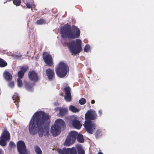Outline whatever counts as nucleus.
Masks as SVG:
<instances>
[{
  "instance_id": "obj_1",
  "label": "nucleus",
  "mask_w": 154,
  "mask_h": 154,
  "mask_svg": "<svg viewBox=\"0 0 154 154\" xmlns=\"http://www.w3.org/2000/svg\"><path fill=\"white\" fill-rule=\"evenodd\" d=\"M50 120L48 114L41 111L35 112L31 120L29 127L30 134L34 135L43 130L49 124Z\"/></svg>"
},
{
  "instance_id": "obj_2",
  "label": "nucleus",
  "mask_w": 154,
  "mask_h": 154,
  "mask_svg": "<svg viewBox=\"0 0 154 154\" xmlns=\"http://www.w3.org/2000/svg\"><path fill=\"white\" fill-rule=\"evenodd\" d=\"M61 32L63 38L72 39L79 38L80 34V29L77 26L74 25L71 26L68 23L61 28Z\"/></svg>"
},
{
  "instance_id": "obj_3",
  "label": "nucleus",
  "mask_w": 154,
  "mask_h": 154,
  "mask_svg": "<svg viewBox=\"0 0 154 154\" xmlns=\"http://www.w3.org/2000/svg\"><path fill=\"white\" fill-rule=\"evenodd\" d=\"M61 42L63 46L68 47L72 55H76L81 52L82 50V42L79 39H76L75 41H72L69 43L65 40H62Z\"/></svg>"
},
{
  "instance_id": "obj_4",
  "label": "nucleus",
  "mask_w": 154,
  "mask_h": 154,
  "mask_svg": "<svg viewBox=\"0 0 154 154\" xmlns=\"http://www.w3.org/2000/svg\"><path fill=\"white\" fill-rule=\"evenodd\" d=\"M55 71L57 76L63 78L66 76L69 72V68L68 65L63 61L60 62L56 67Z\"/></svg>"
},
{
  "instance_id": "obj_5",
  "label": "nucleus",
  "mask_w": 154,
  "mask_h": 154,
  "mask_svg": "<svg viewBox=\"0 0 154 154\" xmlns=\"http://www.w3.org/2000/svg\"><path fill=\"white\" fill-rule=\"evenodd\" d=\"M77 135V132L73 131H71L63 143L64 145L69 146L74 143L76 140Z\"/></svg>"
},
{
  "instance_id": "obj_6",
  "label": "nucleus",
  "mask_w": 154,
  "mask_h": 154,
  "mask_svg": "<svg viewBox=\"0 0 154 154\" xmlns=\"http://www.w3.org/2000/svg\"><path fill=\"white\" fill-rule=\"evenodd\" d=\"M10 139V134L9 131L6 130H4L2 132L1 140H0V145L3 146L7 145V142Z\"/></svg>"
},
{
  "instance_id": "obj_7",
  "label": "nucleus",
  "mask_w": 154,
  "mask_h": 154,
  "mask_svg": "<svg viewBox=\"0 0 154 154\" xmlns=\"http://www.w3.org/2000/svg\"><path fill=\"white\" fill-rule=\"evenodd\" d=\"M84 126L87 131L90 134H92L96 128L95 124L91 121H85Z\"/></svg>"
},
{
  "instance_id": "obj_8",
  "label": "nucleus",
  "mask_w": 154,
  "mask_h": 154,
  "mask_svg": "<svg viewBox=\"0 0 154 154\" xmlns=\"http://www.w3.org/2000/svg\"><path fill=\"white\" fill-rule=\"evenodd\" d=\"M17 150L20 154H30L27 151L24 142L18 141L17 143Z\"/></svg>"
},
{
  "instance_id": "obj_9",
  "label": "nucleus",
  "mask_w": 154,
  "mask_h": 154,
  "mask_svg": "<svg viewBox=\"0 0 154 154\" xmlns=\"http://www.w3.org/2000/svg\"><path fill=\"white\" fill-rule=\"evenodd\" d=\"M43 58L45 62L48 66H54L53 60L51 55L45 52L43 54Z\"/></svg>"
},
{
  "instance_id": "obj_10",
  "label": "nucleus",
  "mask_w": 154,
  "mask_h": 154,
  "mask_svg": "<svg viewBox=\"0 0 154 154\" xmlns=\"http://www.w3.org/2000/svg\"><path fill=\"white\" fill-rule=\"evenodd\" d=\"M97 115L96 112L93 110H88L85 114V119L86 121H91L96 119Z\"/></svg>"
},
{
  "instance_id": "obj_11",
  "label": "nucleus",
  "mask_w": 154,
  "mask_h": 154,
  "mask_svg": "<svg viewBox=\"0 0 154 154\" xmlns=\"http://www.w3.org/2000/svg\"><path fill=\"white\" fill-rule=\"evenodd\" d=\"M28 78L32 82H36L39 80V77L37 73L34 70H30L28 72Z\"/></svg>"
},
{
  "instance_id": "obj_12",
  "label": "nucleus",
  "mask_w": 154,
  "mask_h": 154,
  "mask_svg": "<svg viewBox=\"0 0 154 154\" xmlns=\"http://www.w3.org/2000/svg\"><path fill=\"white\" fill-rule=\"evenodd\" d=\"M63 90L65 94V96L64 97L65 100L68 102L71 101L72 100L71 88L69 86H67L64 88Z\"/></svg>"
},
{
  "instance_id": "obj_13",
  "label": "nucleus",
  "mask_w": 154,
  "mask_h": 154,
  "mask_svg": "<svg viewBox=\"0 0 154 154\" xmlns=\"http://www.w3.org/2000/svg\"><path fill=\"white\" fill-rule=\"evenodd\" d=\"M61 128L57 125H54L51 128V133L54 137H56L59 134Z\"/></svg>"
},
{
  "instance_id": "obj_14",
  "label": "nucleus",
  "mask_w": 154,
  "mask_h": 154,
  "mask_svg": "<svg viewBox=\"0 0 154 154\" xmlns=\"http://www.w3.org/2000/svg\"><path fill=\"white\" fill-rule=\"evenodd\" d=\"M46 74L48 79L49 81L52 80L55 76L54 69H51L50 68L46 69Z\"/></svg>"
},
{
  "instance_id": "obj_15",
  "label": "nucleus",
  "mask_w": 154,
  "mask_h": 154,
  "mask_svg": "<svg viewBox=\"0 0 154 154\" xmlns=\"http://www.w3.org/2000/svg\"><path fill=\"white\" fill-rule=\"evenodd\" d=\"M28 66H22L20 67V70L19 71L17 74L18 78L22 79L24 75V73L29 69Z\"/></svg>"
},
{
  "instance_id": "obj_16",
  "label": "nucleus",
  "mask_w": 154,
  "mask_h": 154,
  "mask_svg": "<svg viewBox=\"0 0 154 154\" xmlns=\"http://www.w3.org/2000/svg\"><path fill=\"white\" fill-rule=\"evenodd\" d=\"M72 124L74 128L78 129H79L82 126L80 122L79 121L75 119L72 121Z\"/></svg>"
},
{
  "instance_id": "obj_17",
  "label": "nucleus",
  "mask_w": 154,
  "mask_h": 154,
  "mask_svg": "<svg viewBox=\"0 0 154 154\" xmlns=\"http://www.w3.org/2000/svg\"><path fill=\"white\" fill-rule=\"evenodd\" d=\"M3 75L5 79L7 81H10L12 79V75L8 72H5Z\"/></svg>"
},
{
  "instance_id": "obj_18",
  "label": "nucleus",
  "mask_w": 154,
  "mask_h": 154,
  "mask_svg": "<svg viewBox=\"0 0 154 154\" xmlns=\"http://www.w3.org/2000/svg\"><path fill=\"white\" fill-rule=\"evenodd\" d=\"M57 151L59 154H69V148L58 149Z\"/></svg>"
},
{
  "instance_id": "obj_19",
  "label": "nucleus",
  "mask_w": 154,
  "mask_h": 154,
  "mask_svg": "<svg viewBox=\"0 0 154 154\" xmlns=\"http://www.w3.org/2000/svg\"><path fill=\"white\" fill-rule=\"evenodd\" d=\"M68 112V109L66 108H61L59 109V114L61 117L67 115Z\"/></svg>"
},
{
  "instance_id": "obj_20",
  "label": "nucleus",
  "mask_w": 154,
  "mask_h": 154,
  "mask_svg": "<svg viewBox=\"0 0 154 154\" xmlns=\"http://www.w3.org/2000/svg\"><path fill=\"white\" fill-rule=\"evenodd\" d=\"M54 125H57L59 127L63 126L65 125V123L63 120L59 119L56 120Z\"/></svg>"
},
{
  "instance_id": "obj_21",
  "label": "nucleus",
  "mask_w": 154,
  "mask_h": 154,
  "mask_svg": "<svg viewBox=\"0 0 154 154\" xmlns=\"http://www.w3.org/2000/svg\"><path fill=\"white\" fill-rule=\"evenodd\" d=\"M12 99L14 101V103H15L17 106H18V104L20 100L18 94L17 93H15L12 97Z\"/></svg>"
},
{
  "instance_id": "obj_22",
  "label": "nucleus",
  "mask_w": 154,
  "mask_h": 154,
  "mask_svg": "<svg viewBox=\"0 0 154 154\" xmlns=\"http://www.w3.org/2000/svg\"><path fill=\"white\" fill-rule=\"evenodd\" d=\"M76 139L78 141L79 143H83L84 142V140L83 138V136L81 134H78V133L77 136L76 137Z\"/></svg>"
},
{
  "instance_id": "obj_23",
  "label": "nucleus",
  "mask_w": 154,
  "mask_h": 154,
  "mask_svg": "<svg viewBox=\"0 0 154 154\" xmlns=\"http://www.w3.org/2000/svg\"><path fill=\"white\" fill-rule=\"evenodd\" d=\"M25 86L26 89L28 91H30L31 90L32 85L31 83L26 82L25 83Z\"/></svg>"
},
{
  "instance_id": "obj_24",
  "label": "nucleus",
  "mask_w": 154,
  "mask_h": 154,
  "mask_svg": "<svg viewBox=\"0 0 154 154\" xmlns=\"http://www.w3.org/2000/svg\"><path fill=\"white\" fill-rule=\"evenodd\" d=\"M26 5L27 8H34L35 5L34 4V2L24 3Z\"/></svg>"
},
{
  "instance_id": "obj_25",
  "label": "nucleus",
  "mask_w": 154,
  "mask_h": 154,
  "mask_svg": "<svg viewBox=\"0 0 154 154\" xmlns=\"http://www.w3.org/2000/svg\"><path fill=\"white\" fill-rule=\"evenodd\" d=\"M46 23V20L43 19L41 18L39 20H38L35 23L37 25L44 24Z\"/></svg>"
},
{
  "instance_id": "obj_26",
  "label": "nucleus",
  "mask_w": 154,
  "mask_h": 154,
  "mask_svg": "<svg viewBox=\"0 0 154 154\" xmlns=\"http://www.w3.org/2000/svg\"><path fill=\"white\" fill-rule=\"evenodd\" d=\"M69 109L70 111L76 113L79 111V110L78 109L72 105L70 106Z\"/></svg>"
},
{
  "instance_id": "obj_27",
  "label": "nucleus",
  "mask_w": 154,
  "mask_h": 154,
  "mask_svg": "<svg viewBox=\"0 0 154 154\" xmlns=\"http://www.w3.org/2000/svg\"><path fill=\"white\" fill-rule=\"evenodd\" d=\"M35 151L37 154H42V151L40 148L37 145L34 146Z\"/></svg>"
},
{
  "instance_id": "obj_28",
  "label": "nucleus",
  "mask_w": 154,
  "mask_h": 154,
  "mask_svg": "<svg viewBox=\"0 0 154 154\" xmlns=\"http://www.w3.org/2000/svg\"><path fill=\"white\" fill-rule=\"evenodd\" d=\"M7 65V63L3 59L0 58V67H4Z\"/></svg>"
},
{
  "instance_id": "obj_29",
  "label": "nucleus",
  "mask_w": 154,
  "mask_h": 154,
  "mask_svg": "<svg viewBox=\"0 0 154 154\" xmlns=\"http://www.w3.org/2000/svg\"><path fill=\"white\" fill-rule=\"evenodd\" d=\"M69 154H77L76 148L72 147V148H69Z\"/></svg>"
},
{
  "instance_id": "obj_30",
  "label": "nucleus",
  "mask_w": 154,
  "mask_h": 154,
  "mask_svg": "<svg viewBox=\"0 0 154 154\" xmlns=\"http://www.w3.org/2000/svg\"><path fill=\"white\" fill-rule=\"evenodd\" d=\"M95 135L97 138L100 137L102 135L101 132L99 130H97L95 133Z\"/></svg>"
},
{
  "instance_id": "obj_31",
  "label": "nucleus",
  "mask_w": 154,
  "mask_h": 154,
  "mask_svg": "<svg viewBox=\"0 0 154 154\" xmlns=\"http://www.w3.org/2000/svg\"><path fill=\"white\" fill-rule=\"evenodd\" d=\"M77 151L78 154H85L84 150L81 147H78Z\"/></svg>"
},
{
  "instance_id": "obj_32",
  "label": "nucleus",
  "mask_w": 154,
  "mask_h": 154,
  "mask_svg": "<svg viewBox=\"0 0 154 154\" xmlns=\"http://www.w3.org/2000/svg\"><path fill=\"white\" fill-rule=\"evenodd\" d=\"M79 103L81 105L84 104L86 102V99L83 98H82L79 101Z\"/></svg>"
},
{
  "instance_id": "obj_33",
  "label": "nucleus",
  "mask_w": 154,
  "mask_h": 154,
  "mask_svg": "<svg viewBox=\"0 0 154 154\" xmlns=\"http://www.w3.org/2000/svg\"><path fill=\"white\" fill-rule=\"evenodd\" d=\"M13 3L14 5L18 6L20 5L21 1L20 0H14L13 1Z\"/></svg>"
},
{
  "instance_id": "obj_34",
  "label": "nucleus",
  "mask_w": 154,
  "mask_h": 154,
  "mask_svg": "<svg viewBox=\"0 0 154 154\" xmlns=\"http://www.w3.org/2000/svg\"><path fill=\"white\" fill-rule=\"evenodd\" d=\"M20 78H18L17 79V82L18 85L19 87H21L23 85L22 82Z\"/></svg>"
},
{
  "instance_id": "obj_35",
  "label": "nucleus",
  "mask_w": 154,
  "mask_h": 154,
  "mask_svg": "<svg viewBox=\"0 0 154 154\" xmlns=\"http://www.w3.org/2000/svg\"><path fill=\"white\" fill-rule=\"evenodd\" d=\"M84 50L86 52H88L90 50V45L88 44L86 45L84 48Z\"/></svg>"
},
{
  "instance_id": "obj_36",
  "label": "nucleus",
  "mask_w": 154,
  "mask_h": 154,
  "mask_svg": "<svg viewBox=\"0 0 154 154\" xmlns=\"http://www.w3.org/2000/svg\"><path fill=\"white\" fill-rule=\"evenodd\" d=\"M8 85L10 87L13 88L14 87V83L13 82H10L9 83Z\"/></svg>"
},
{
  "instance_id": "obj_37",
  "label": "nucleus",
  "mask_w": 154,
  "mask_h": 154,
  "mask_svg": "<svg viewBox=\"0 0 154 154\" xmlns=\"http://www.w3.org/2000/svg\"><path fill=\"white\" fill-rule=\"evenodd\" d=\"M9 146L11 148L15 147V143L13 142H10L9 143Z\"/></svg>"
},
{
  "instance_id": "obj_38",
  "label": "nucleus",
  "mask_w": 154,
  "mask_h": 154,
  "mask_svg": "<svg viewBox=\"0 0 154 154\" xmlns=\"http://www.w3.org/2000/svg\"><path fill=\"white\" fill-rule=\"evenodd\" d=\"M23 1L24 3L34 2L33 0H23Z\"/></svg>"
},
{
  "instance_id": "obj_39",
  "label": "nucleus",
  "mask_w": 154,
  "mask_h": 154,
  "mask_svg": "<svg viewBox=\"0 0 154 154\" xmlns=\"http://www.w3.org/2000/svg\"><path fill=\"white\" fill-rule=\"evenodd\" d=\"M98 113L100 116H101L102 115V111L100 109L98 111Z\"/></svg>"
},
{
  "instance_id": "obj_40",
  "label": "nucleus",
  "mask_w": 154,
  "mask_h": 154,
  "mask_svg": "<svg viewBox=\"0 0 154 154\" xmlns=\"http://www.w3.org/2000/svg\"><path fill=\"white\" fill-rule=\"evenodd\" d=\"M95 103V101L94 100H93L91 101V103L92 104H94Z\"/></svg>"
},
{
  "instance_id": "obj_41",
  "label": "nucleus",
  "mask_w": 154,
  "mask_h": 154,
  "mask_svg": "<svg viewBox=\"0 0 154 154\" xmlns=\"http://www.w3.org/2000/svg\"><path fill=\"white\" fill-rule=\"evenodd\" d=\"M42 135H43L42 134H39V136L40 137H42Z\"/></svg>"
},
{
  "instance_id": "obj_42",
  "label": "nucleus",
  "mask_w": 154,
  "mask_h": 154,
  "mask_svg": "<svg viewBox=\"0 0 154 154\" xmlns=\"http://www.w3.org/2000/svg\"><path fill=\"white\" fill-rule=\"evenodd\" d=\"M2 151L1 149H0V154H2Z\"/></svg>"
},
{
  "instance_id": "obj_43",
  "label": "nucleus",
  "mask_w": 154,
  "mask_h": 154,
  "mask_svg": "<svg viewBox=\"0 0 154 154\" xmlns=\"http://www.w3.org/2000/svg\"><path fill=\"white\" fill-rule=\"evenodd\" d=\"M97 154H103L101 152H99Z\"/></svg>"
},
{
  "instance_id": "obj_44",
  "label": "nucleus",
  "mask_w": 154,
  "mask_h": 154,
  "mask_svg": "<svg viewBox=\"0 0 154 154\" xmlns=\"http://www.w3.org/2000/svg\"><path fill=\"white\" fill-rule=\"evenodd\" d=\"M60 95L61 96H63V93H61L60 94Z\"/></svg>"
},
{
  "instance_id": "obj_45",
  "label": "nucleus",
  "mask_w": 154,
  "mask_h": 154,
  "mask_svg": "<svg viewBox=\"0 0 154 154\" xmlns=\"http://www.w3.org/2000/svg\"><path fill=\"white\" fill-rule=\"evenodd\" d=\"M88 103H89V105H90V103H89V102Z\"/></svg>"
}]
</instances>
